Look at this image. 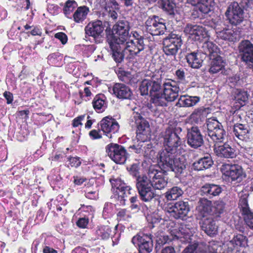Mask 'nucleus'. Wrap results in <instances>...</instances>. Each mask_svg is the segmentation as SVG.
<instances>
[{
    "label": "nucleus",
    "instance_id": "obj_1",
    "mask_svg": "<svg viewBox=\"0 0 253 253\" xmlns=\"http://www.w3.org/2000/svg\"><path fill=\"white\" fill-rule=\"evenodd\" d=\"M164 173L151 167L148 171V178L146 176H138L136 187L141 200L150 202L155 196L153 188L161 190L166 186L168 178L164 176Z\"/></svg>",
    "mask_w": 253,
    "mask_h": 253
},
{
    "label": "nucleus",
    "instance_id": "obj_2",
    "mask_svg": "<svg viewBox=\"0 0 253 253\" xmlns=\"http://www.w3.org/2000/svg\"><path fill=\"white\" fill-rule=\"evenodd\" d=\"M161 88L160 78L153 76L150 79H144L139 86V90L142 95H147L149 92L151 96V101L156 106H166L169 102L164 93L158 91Z\"/></svg>",
    "mask_w": 253,
    "mask_h": 253
},
{
    "label": "nucleus",
    "instance_id": "obj_3",
    "mask_svg": "<svg viewBox=\"0 0 253 253\" xmlns=\"http://www.w3.org/2000/svg\"><path fill=\"white\" fill-rule=\"evenodd\" d=\"M175 152L162 150L158 155V164L164 172L172 171L176 173H182L186 168V164L183 159L175 157Z\"/></svg>",
    "mask_w": 253,
    "mask_h": 253
},
{
    "label": "nucleus",
    "instance_id": "obj_4",
    "mask_svg": "<svg viewBox=\"0 0 253 253\" xmlns=\"http://www.w3.org/2000/svg\"><path fill=\"white\" fill-rule=\"evenodd\" d=\"M205 131L209 141H212L215 145L224 142L226 136L225 130L221 124L214 118L208 119L206 121Z\"/></svg>",
    "mask_w": 253,
    "mask_h": 253
},
{
    "label": "nucleus",
    "instance_id": "obj_5",
    "mask_svg": "<svg viewBox=\"0 0 253 253\" xmlns=\"http://www.w3.org/2000/svg\"><path fill=\"white\" fill-rule=\"evenodd\" d=\"M132 127H136V139L138 141H147L151 137V131L148 122L141 115L133 112L129 119Z\"/></svg>",
    "mask_w": 253,
    "mask_h": 253
},
{
    "label": "nucleus",
    "instance_id": "obj_6",
    "mask_svg": "<svg viewBox=\"0 0 253 253\" xmlns=\"http://www.w3.org/2000/svg\"><path fill=\"white\" fill-rule=\"evenodd\" d=\"M122 46L126 57L130 59L133 58L143 51L145 47L144 39L137 33H134L133 36L128 37Z\"/></svg>",
    "mask_w": 253,
    "mask_h": 253
},
{
    "label": "nucleus",
    "instance_id": "obj_7",
    "mask_svg": "<svg viewBox=\"0 0 253 253\" xmlns=\"http://www.w3.org/2000/svg\"><path fill=\"white\" fill-rule=\"evenodd\" d=\"M214 29L218 40L235 42L241 37V33L236 28L226 29L224 22L219 19L214 23Z\"/></svg>",
    "mask_w": 253,
    "mask_h": 253
},
{
    "label": "nucleus",
    "instance_id": "obj_8",
    "mask_svg": "<svg viewBox=\"0 0 253 253\" xmlns=\"http://www.w3.org/2000/svg\"><path fill=\"white\" fill-rule=\"evenodd\" d=\"M110 182L112 184V188L117 200V204L125 205L128 197L131 194V188L126 185L120 178H111Z\"/></svg>",
    "mask_w": 253,
    "mask_h": 253
},
{
    "label": "nucleus",
    "instance_id": "obj_9",
    "mask_svg": "<svg viewBox=\"0 0 253 253\" xmlns=\"http://www.w3.org/2000/svg\"><path fill=\"white\" fill-rule=\"evenodd\" d=\"M129 23L126 20L119 21L114 26L112 35L108 41L123 44L129 37Z\"/></svg>",
    "mask_w": 253,
    "mask_h": 253
},
{
    "label": "nucleus",
    "instance_id": "obj_10",
    "mask_svg": "<svg viewBox=\"0 0 253 253\" xmlns=\"http://www.w3.org/2000/svg\"><path fill=\"white\" fill-rule=\"evenodd\" d=\"M225 15L229 23L232 25H238L245 19L244 9L236 1H233L229 4Z\"/></svg>",
    "mask_w": 253,
    "mask_h": 253
},
{
    "label": "nucleus",
    "instance_id": "obj_11",
    "mask_svg": "<svg viewBox=\"0 0 253 253\" xmlns=\"http://www.w3.org/2000/svg\"><path fill=\"white\" fill-rule=\"evenodd\" d=\"M163 51L168 56L175 55L182 44L181 37L171 33L166 37L163 42Z\"/></svg>",
    "mask_w": 253,
    "mask_h": 253
},
{
    "label": "nucleus",
    "instance_id": "obj_12",
    "mask_svg": "<svg viewBox=\"0 0 253 253\" xmlns=\"http://www.w3.org/2000/svg\"><path fill=\"white\" fill-rule=\"evenodd\" d=\"M218 247V243L213 241L208 243H194L189 245L182 253H216Z\"/></svg>",
    "mask_w": 253,
    "mask_h": 253
},
{
    "label": "nucleus",
    "instance_id": "obj_13",
    "mask_svg": "<svg viewBox=\"0 0 253 253\" xmlns=\"http://www.w3.org/2000/svg\"><path fill=\"white\" fill-rule=\"evenodd\" d=\"M106 152L110 158L116 164H124L127 158L126 150L118 144L110 143L107 145Z\"/></svg>",
    "mask_w": 253,
    "mask_h": 253
},
{
    "label": "nucleus",
    "instance_id": "obj_14",
    "mask_svg": "<svg viewBox=\"0 0 253 253\" xmlns=\"http://www.w3.org/2000/svg\"><path fill=\"white\" fill-rule=\"evenodd\" d=\"M186 89L175 81L168 80L163 84V93L169 102L175 101L179 92H184Z\"/></svg>",
    "mask_w": 253,
    "mask_h": 253
},
{
    "label": "nucleus",
    "instance_id": "obj_15",
    "mask_svg": "<svg viewBox=\"0 0 253 253\" xmlns=\"http://www.w3.org/2000/svg\"><path fill=\"white\" fill-rule=\"evenodd\" d=\"M163 138L165 147L164 149H168L170 151L175 152L182 143L180 137L171 127H168L166 129Z\"/></svg>",
    "mask_w": 253,
    "mask_h": 253
},
{
    "label": "nucleus",
    "instance_id": "obj_16",
    "mask_svg": "<svg viewBox=\"0 0 253 253\" xmlns=\"http://www.w3.org/2000/svg\"><path fill=\"white\" fill-rule=\"evenodd\" d=\"M145 26L147 32L152 35H163L166 30L165 20L156 16L149 17L145 22Z\"/></svg>",
    "mask_w": 253,
    "mask_h": 253
},
{
    "label": "nucleus",
    "instance_id": "obj_17",
    "mask_svg": "<svg viewBox=\"0 0 253 253\" xmlns=\"http://www.w3.org/2000/svg\"><path fill=\"white\" fill-rule=\"evenodd\" d=\"M131 242L138 247L139 253H150L152 250L153 244L151 235L137 234L132 238Z\"/></svg>",
    "mask_w": 253,
    "mask_h": 253
},
{
    "label": "nucleus",
    "instance_id": "obj_18",
    "mask_svg": "<svg viewBox=\"0 0 253 253\" xmlns=\"http://www.w3.org/2000/svg\"><path fill=\"white\" fill-rule=\"evenodd\" d=\"M104 27L100 20L92 21L85 26V34L93 38L96 43H100L102 41Z\"/></svg>",
    "mask_w": 253,
    "mask_h": 253
},
{
    "label": "nucleus",
    "instance_id": "obj_19",
    "mask_svg": "<svg viewBox=\"0 0 253 253\" xmlns=\"http://www.w3.org/2000/svg\"><path fill=\"white\" fill-rule=\"evenodd\" d=\"M242 60L253 69V44L248 40L242 41L239 45Z\"/></svg>",
    "mask_w": 253,
    "mask_h": 253
},
{
    "label": "nucleus",
    "instance_id": "obj_20",
    "mask_svg": "<svg viewBox=\"0 0 253 253\" xmlns=\"http://www.w3.org/2000/svg\"><path fill=\"white\" fill-rule=\"evenodd\" d=\"M221 171L224 175L230 178L232 181L240 182L245 177L243 169L238 165H223Z\"/></svg>",
    "mask_w": 253,
    "mask_h": 253
},
{
    "label": "nucleus",
    "instance_id": "obj_21",
    "mask_svg": "<svg viewBox=\"0 0 253 253\" xmlns=\"http://www.w3.org/2000/svg\"><path fill=\"white\" fill-rule=\"evenodd\" d=\"M190 211L189 204L187 202L179 201L174 205L168 208L167 211L175 219L183 218L187 216Z\"/></svg>",
    "mask_w": 253,
    "mask_h": 253
},
{
    "label": "nucleus",
    "instance_id": "obj_22",
    "mask_svg": "<svg viewBox=\"0 0 253 253\" xmlns=\"http://www.w3.org/2000/svg\"><path fill=\"white\" fill-rule=\"evenodd\" d=\"M184 32L189 35L190 38L195 41H201L209 36L207 29L197 25H187L185 28Z\"/></svg>",
    "mask_w": 253,
    "mask_h": 253
},
{
    "label": "nucleus",
    "instance_id": "obj_23",
    "mask_svg": "<svg viewBox=\"0 0 253 253\" xmlns=\"http://www.w3.org/2000/svg\"><path fill=\"white\" fill-rule=\"evenodd\" d=\"M187 138L188 144L193 148H198L204 143L203 135L197 126L188 129Z\"/></svg>",
    "mask_w": 253,
    "mask_h": 253
},
{
    "label": "nucleus",
    "instance_id": "obj_24",
    "mask_svg": "<svg viewBox=\"0 0 253 253\" xmlns=\"http://www.w3.org/2000/svg\"><path fill=\"white\" fill-rule=\"evenodd\" d=\"M101 129L109 138L112 137V133L117 132L119 129L118 123L112 118L106 117L100 122Z\"/></svg>",
    "mask_w": 253,
    "mask_h": 253
},
{
    "label": "nucleus",
    "instance_id": "obj_25",
    "mask_svg": "<svg viewBox=\"0 0 253 253\" xmlns=\"http://www.w3.org/2000/svg\"><path fill=\"white\" fill-rule=\"evenodd\" d=\"M211 202L205 198L199 200L196 209L198 218L202 219L211 216Z\"/></svg>",
    "mask_w": 253,
    "mask_h": 253
},
{
    "label": "nucleus",
    "instance_id": "obj_26",
    "mask_svg": "<svg viewBox=\"0 0 253 253\" xmlns=\"http://www.w3.org/2000/svg\"><path fill=\"white\" fill-rule=\"evenodd\" d=\"M201 229L207 235L212 236L217 233V226L212 216L201 219L200 222Z\"/></svg>",
    "mask_w": 253,
    "mask_h": 253
},
{
    "label": "nucleus",
    "instance_id": "obj_27",
    "mask_svg": "<svg viewBox=\"0 0 253 253\" xmlns=\"http://www.w3.org/2000/svg\"><path fill=\"white\" fill-rule=\"evenodd\" d=\"M110 91L112 92L117 97L122 99H130L132 95L130 89L123 84L116 83L112 88H110Z\"/></svg>",
    "mask_w": 253,
    "mask_h": 253
},
{
    "label": "nucleus",
    "instance_id": "obj_28",
    "mask_svg": "<svg viewBox=\"0 0 253 253\" xmlns=\"http://www.w3.org/2000/svg\"><path fill=\"white\" fill-rule=\"evenodd\" d=\"M214 152L217 156L225 158H233L236 156L235 151L227 143L215 145Z\"/></svg>",
    "mask_w": 253,
    "mask_h": 253
},
{
    "label": "nucleus",
    "instance_id": "obj_29",
    "mask_svg": "<svg viewBox=\"0 0 253 253\" xmlns=\"http://www.w3.org/2000/svg\"><path fill=\"white\" fill-rule=\"evenodd\" d=\"M221 191L222 188L218 185L206 184L201 188L200 194L211 198L213 196L219 195Z\"/></svg>",
    "mask_w": 253,
    "mask_h": 253
},
{
    "label": "nucleus",
    "instance_id": "obj_30",
    "mask_svg": "<svg viewBox=\"0 0 253 253\" xmlns=\"http://www.w3.org/2000/svg\"><path fill=\"white\" fill-rule=\"evenodd\" d=\"M110 47L112 51V57L116 62H121L125 56L124 48L121 46L122 43H118L112 41H108Z\"/></svg>",
    "mask_w": 253,
    "mask_h": 253
},
{
    "label": "nucleus",
    "instance_id": "obj_31",
    "mask_svg": "<svg viewBox=\"0 0 253 253\" xmlns=\"http://www.w3.org/2000/svg\"><path fill=\"white\" fill-rule=\"evenodd\" d=\"M202 55L201 52H192L188 53L186 58L189 66L195 69L200 68L203 62Z\"/></svg>",
    "mask_w": 253,
    "mask_h": 253
},
{
    "label": "nucleus",
    "instance_id": "obj_32",
    "mask_svg": "<svg viewBox=\"0 0 253 253\" xmlns=\"http://www.w3.org/2000/svg\"><path fill=\"white\" fill-rule=\"evenodd\" d=\"M233 133L239 139L248 141L251 139L250 131L247 126L239 124L234 126Z\"/></svg>",
    "mask_w": 253,
    "mask_h": 253
},
{
    "label": "nucleus",
    "instance_id": "obj_33",
    "mask_svg": "<svg viewBox=\"0 0 253 253\" xmlns=\"http://www.w3.org/2000/svg\"><path fill=\"white\" fill-rule=\"evenodd\" d=\"M200 100V98L197 96L181 95L176 105L179 107H191L196 105Z\"/></svg>",
    "mask_w": 253,
    "mask_h": 253
},
{
    "label": "nucleus",
    "instance_id": "obj_34",
    "mask_svg": "<svg viewBox=\"0 0 253 253\" xmlns=\"http://www.w3.org/2000/svg\"><path fill=\"white\" fill-rule=\"evenodd\" d=\"M92 105L93 108L97 112H103L107 106L106 97L103 94L96 95L93 98Z\"/></svg>",
    "mask_w": 253,
    "mask_h": 253
},
{
    "label": "nucleus",
    "instance_id": "obj_35",
    "mask_svg": "<svg viewBox=\"0 0 253 253\" xmlns=\"http://www.w3.org/2000/svg\"><path fill=\"white\" fill-rule=\"evenodd\" d=\"M202 52L206 55L210 56L211 59L212 57L217 55L219 49L217 46L211 41H205L202 46Z\"/></svg>",
    "mask_w": 253,
    "mask_h": 253
},
{
    "label": "nucleus",
    "instance_id": "obj_36",
    "mask_svg": "<svg viewBox=\"0 0 253 253\" xmlns=\"http://www.w3.org/2000/svg\"><path fill=\"white\" fill-rule=\"evenodd\" d=\"M214 57L211 61V66L209 70L211 74H216L222 70L225 66V62L221 57L217 55Z\"/></svg>",
    "mask_w": 253,
    "mask_h": 253
},
{
    "label": "nucleus",
    "instance_id": "obj_37",
    "mask_svg": "<svg viewBox=\"0 0 253 253\" xmlns=\"http://www.w3.org/2000/svg\"><path fill=\"white\" fill-rule=\"evenodd\" d=\"M211 158L205 157L200 159L193 164V168L196 170H202L210 168L212 165Z\"/></svg>",
    "mask_w": 253,
    "mask_h": 253
},
{
    "label": "nucleus",
    "instance_id": "obj_38",
    "mask_svg": "<svg viewBox=\"0 0 253 253\" xmlns=\"http://www.w3.org/2000/svg\"><path fill=\"white\" fill-rule=\"evenodd\" d=\"M89 12V8L85 6L78 7L72 15L74 21L78 23H82L86 18Z\"/></svg>",
    "mask_w": 253,
    "mask_h": 253
},
{
    "label": "nucleus",
    "instance_id": "obj_39",
    "mask_svg": "<svg viewBox=\"0 0 253 253\" xmlns=\"http://www.w3.org/2000/svg\"><path fill=\"white\" fill-rule=\"evenodd\" d=\"M248 99V95L247 91L237 89L235 92L234 100L236 106L240 108L245 105Z\"/></svg>",
    "mask_w": 253,
    "mask_h": 253
},
{
    "label": "nucleus",
    "instance_id": "obj_40",
    "mask_svg": "<svg viewBox=\"0 0 253 253\" xmlns=\"http://www.w3.org/2000/svg\"><path fill=\"white\" fill-rule=\"evenodd\" d=\"M183 191L181 188L174 186L165 193V197L168 201L175 200L182 195Z\"/></svg>",
    "mask_w": 253,
    "mask_h": 253
},
{
    "label": "nucleus",
    "instance_id": "obj_41",
    "mask_svg": "<svg viewBox=\"0 0 253 253\" xmlns=\"http://www.w3.org/2000/svg\"><path fill=\"white\" fill-rule=\"evenodd\" d=\"M212 2V0H203L194 7V10L201 13L207 14L211 10Z\"/></svg>",
    "mask_w": 253,
    "mask_h": 253
},
{
    "label": "nucleus",
    "instance_id": "obj_42",
    "mask_svg": "<svg viewBox=\"0 0 253 253\" xmlns=\"http://www.w3.org/2000/svg\"><path fill=\"white\" fill-rule=\"evenodd\" d=\"M111 229L108 226L98 227L95 232L96 239L106 240L110 237Z\"/></svg>",
    "mask_w": 253,
    "mask_h": 253
},
{
    "label": "nucleus",
    "instance_id": "obj_43",
    "mask_svg": "<svg viewBox=\"0 0 253 253\" xmlns=\"http://www.w3.org/2000/svg\"><path fill=\"white\" fill-rule=\"evenodd\" d=\"M225 203L220 200L216 201L211 205V216L218 217L223 213L225 209Z\"/></svg>",
    "mask_w": 253,
    "mask_h": 253
},
{
    "label": "nucleus",
    "instance_id": "obj_44",
    "mask_svg": "<svg viewBox=\"0 0 253 253\" xmlns=\"http://www.w3.org/2000/svg\"><path fill=\"white\" fill-rule=\"evenodd\" d=\"M117 9H118V5L115 0H110L105 7V9L108 12L109 16L113 20L117 18L118 14L115 11Z\"/></svg>",
    "mask_w": 253,
    "mask_h": 253
},
{
    "label": "nucleus",
    "instance_id": "obj_45",
    "mask_svg": "<svg viewBox=\"0 0 253 253\" xmlns=\"http://www.w3.org/2000/svg\"><path fill=\"white\" fill-rule=\"evenodd\" d=\"M161 6L169 14H174L176 11V5L172 0H162Z\"/></svg>",
    "mask_w": 253,
    "mask_h": 253
},
{
    "label": "nucleus",
    "instance_id": "obj_46",
    "mask_svg": "<svg viewBox=\"0 0 253 253\" xmlns=\"http://www.w3.org/2000/svg\"><path fill=\"white\" fill-rule=\"evenodd\" d=\"M77 2L74 0H68L63 8L64 13L66 17L69 19L72 18L71 13L77 7Z\"/></svg>",
    "mask_w": 253,
    "mask_h": 253
},
{
    "label": "nucleus",
    "instance_id": "obj_47",
    "mask_svg": "<svg viewBox=\"0 0 253 253\" xmlns=\"http://www.w3.org/2000/svg\"><path fill=\"white\" fill-rule=\"evenodd\" d=\"M204 112L203 108H198L194 110L189 117V121L191 123L198 124L201 120L202 116Z\"/></svg>",
    "mask_w": 253,
    "mask_h": 253
},
{
    "label": "nucleus",
    "instance_id": "obj_48",
    "mask_svg": "<svg viewBox=\"0 0 253 253\" xmlns=\"http://www.w3.org/2000/svg\"><path fill=\"white\" fill-rule=\"evenodd\" d=\"M230 243L237 246L245 247L247 245L248 239L243 235L238 234L233 238Z\"/></svg>",
    "mask_w": 253,
    "mask_h": 253
},
{
    "label": "nucleus",
    "instance_id": "obj_49",
    "mask_svg": "<svg viewBox=\"0 0 253 253\" xmlns=\"http://www.w3.org/2000/svg\"><path fill=\"white\" fill-rule=\"evenodd\" d=\"M244 221L247 227L253 229V212L252 211L242 214Z\"/></svg>",
    "mask_w": 253,
    "mask_h": 253
},
{
    "label": "nucleus",
    "instance_id": "obj_50",
    "mask_svg": "<svg viewBox=\"0 0 253 253\" xmlns=\"http://www.w3.org/2000/svg\"><path fill=\"white\" fill-rule=\"evenodd\" d=\"M239 207L240 209L242 214L252 211L249 208L248 200L246 198H241L240 199Z\"/></svg>",
    "mask_w": 253,
    "mask_h": 253
},
{
    "label": "nucleus",
    "instance_id": "obj_51",
    "mask_svg": "<svg viewBox=\"0 0 253 253\" xmlns=\"http://www.w3.org/2000/svg\"><path fill=\"white\" fill-rule=\"evenodd\" d=\"M147 221L152 224H156L162 220V218L157 212H154L151 214H148L147 216Z\"/></svg>",
    "mask_w": 253,
    "mask_h": 253
},
{
    "label": "nucleus",
    "instance_id": "obj_52",
    "mask_svg": "<svg viewBox=\"0 0 253 253\" xmlns=\"http://www.w3.org/2000/svg\"><path fill=\"white\" fill-rule=\"evenodd\" d=\"M113 212V205L111 203H106L103 211V216L104 218L110 216Z\"/></svg>",
    "mask_w": 253,
    "mask_h": 253
},
{
    "label": "nucleus",
    "instance_id": "obj_53",
    "mask_svg": "<svg viewBox=\"0 0 253 253\" xmlns=\"http://www.w3.org/2000/svg\"><path fill=\"white\" fill-rule=\"evenodd\" d=\"M140 142L137 145H133L130 146L129 148L131 149L132 151L136 153L140 154L143 152V149H145L146 145L145 142L146 141H139Z\"/></svg>",
    "mask_w": 253,
    "mask_h": 253
},
{
    "label": "nucleus",
    "instance_id": "obj_54",
    "mask_svg": "<svg viewBox=\"0 0 253 253\" xmlns=\"http://www.w3.org/2000/svg\"><path fill=\"white\" fill-rule=\"evenodd\" d=\"M130 217L129 212L126 209H122L117 213V219L119 220H127Z\"/></svg>",
    "mask_w": 253,
    "mask_h": 253
},
{
    "label": "nucleus",
    "instance_id": "obj_55",
    "mask_svg": "<svg viewBox=\"0 0 253 253\" xmlns=\"http://www.w3.org/2000/svg\"><path fill=\"white\" fill-rule=\"evenodd\" d=\"M85 197L90 199H96L98 196V193L96 190H90L87 189L85 192Z\"/></svg>",
    "mask_w": 253,
    "mask_h": 253
},
{
    "label": "nucleus",
    "instance_id": "obj_56",
    "mask_svg": "<svg viewBox=\"0 0 253 253\" xmlns=\"http://www.w3.org/2000/svg\"><path fill=\"white\" fill-rule=\"evenodd\" d=\"M54 37L59 40L63 44L66 43L68 41L67 35L63 32H59L56 33Z\"/></svg>",
    "mask_w": 253,
    "mask_h": 253
},
{
    "label": "nucleus",
    "instance_id": "obj_57",
    "mask_svg": "<svg viewBox=\"0 0 253 253\" xmlns=\"http://www.w3.org/2000/svg\"><path fill=\"white\" fill-rule=\"evenodd\" d=\"M88 224V219L86 217L80 218L77 222V225L81 228H86Z\"/></svg>",
    "mask_w": 253,
    "mask_h": 253
},
{
    "label": "nucleus",
    "instance_id": "obj_58",
    "mask_svg": "<svg viewBox=\"0 0 253 253\" xmlns=\"http://www.w3.org/2000/svg\"><path fill=\"white\" fill-rule=\"evenodd\" d=\"M69 164L72 167L77 168L80 166L81 162L80 158L78 157H71L69 158L68 160Z\"/></svg>",
    "mask_w": 253,
    "mask_h": 253
},
{
    "label": "nucleus",
    "instance_id": "obj_59",
    "mask_svg": "<svg viewBox=\"0 0 253 253\" xmlns=\"http://www.w3.org/2000/svg\"><path fill=\"white\" fill-rule=\"evenodd\" d=\"M130 174L134 176H137L139 170V166L136 164H132L129 168H127Z\"/></svg>",
    "mask_w": 253,
    "mask_h": 253
},
{
    "label": "nucleus",
    "instance_id": "obj_60",
    "mask_svg": "<svg viewBox=\"0 0 253 253\" xmlns=\"http://www.w3.org/2000/svg\"><path fill=\"white\" fill-rule=\"evenodd\" d=\"M145 144L146 145V147L145 149H143V151L145 153V154L146 156H150L152 155V154L154 153L153 149H151L152 148V144L151 143L149 142L148 143H145Z\"/></svg>",
    "mask_w": 253,
    "mask_h": 253
},
{
    "label": "nucleus",
    "instance_id": "obj_61",
    "mask_svg": "<svg viewBox=\"0 0 253 253\" xmlns=\"http://www.w3.org/2000/svg\"><path fill=\"white\" fill-rule=\"evenodd\" d=\"M3 97L6 100V103L7 104H10L13 101V95L12 93L9 91H5L3 94Z\"/></svg>",
    "mask_w": 253,
    "mask_h": 253
},
{
    "label": "nucleus",
    "instance_id": "obj_62",
    "mask_svg": "<svg viewBox=\"0 0 253 253\" xmlns=\"http://www.w3.org/2000/svg\"><path fill=\"white\" fill-rule=\"evenodd\" d=\"M85 117V115H81L75 118L72 123V125L74 127H77L80 125H82V121H83Z\"/></svg>",
    "mask_w": 253,
    "mask_h": 253
},
{
    "label": "nucleus",
    "instance_id": "obj_63",
    "mask_svg": "<svg viewBox=\"0 0 253 253\" xmlns=\"http://www.w3.org/2000/svg\"><path fill=\"white\" fill-rule=\"evenodd\" d=\"M175 75L177 77V79L180 81H183L185 79V72L183 69H180L177 70L175 72Z\"/></svg>",
    "mask_w": 253,
    "mask_h": 253
},
{
    "label": "nucleus",
    "instance_id": "obj_64",
    "mask_svg": "<svg viewBox=\"0 0 253 253\" xmlns=\"http://www.w3.org/2000/svg\"><path fill=\"white\" fill-rule=\"evenodd\" d=\"M89 136L92 139H100L101 138V135L99 133V131L93 129L89 133Z\"/></svg>",
    "mask_w": 253,
    "mask_h": 253
}]
</instances>
